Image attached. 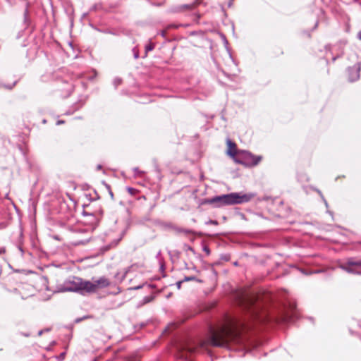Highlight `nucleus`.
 <instances>
[{
    "instance_id": "obj_1",
    "label": "nucleus",
    "mask_w": 361,
    "mask_h": 361,
    "mask_svg": "<svg viewBox=\"0 0 361 361\" xmlns=\"http://www.w3.org/2000/svg\"><path fill=\"white\" fill-rule=\"evenodd\" d=\"M247 325L240 319L227 318L221 325L210 328L207 341L201 343L200 347H204L207 344L214 347H226L231 343H240L241 332Z\"/></svg>"
},
{
    "instance_id": "obj_2",
    "label": "nucleus",
    "mask_w": 361,
    "mask_h": 361,
    "mask_svg": "<svg viewBox=\"0 0 361 361\" xmlns=\"http://www.w3.org/2000/svg\"><path fill=\"white\" fill-rule=\"evenodd\" d=\"M236 300L238 305L247 310L250 319L259 322L265 321V314L256 295L242 290L237 293Z\"/></svg>"
},
{
    "instance_id": "obj_3",
    "label": "nucleus",
    "mask_w": 361,
    "mask_h": 361,
    "mask_svg": "<svg viewBox=\"0 0 361 361\" xmlns=\"http://www.w3.org/2000/svg\"><path fill=\"white\" fill-rule=\"evenodd\" d=\"M254 197L252 194H242L232 192L226 195L215 196L212 198H207L202 200V204L213 205L214 207L219 208L224 206L240 204L249 202Z\"/></svg>"
},
{
    "instance_id": "obj_4",
    "label": "nucleus",
    "mask_w": 361,
    "mask_h": 361,
    "mask_svg": "<svg viewBox=\"0 0 361 361\" xmlns=\"http://www.w3.org/2000/svg\"><path fill=\"white\" fill-rule=\"evenodd\" d=\"M85 280L78 276H71L59 286L61 292H75L85 294Z\"/></svg>"
},
{
    "instance_id": "obj_5",
    "label": "nucleus",
    "mask_w": 361,
    "mask_h": 361,
    "mask_svg": "<svg viewBox=\"0 0 361 361\" xmlns=\"http://www.w3.org/2000/svg\"><path fill=\"white\" fill-rule=\"evenodd\" d=\"M110 279L106 276L92 279V281L85 280V294L94 293L110 286Z\"/></svg>"
},
{
    "instance_id": "obj_6",
    "label": "nucleus",
    "mask_w": 361,
    "mask_h": 361,
    "mask_svg": "<svg viewBox=\"0 0 361 361\" xmlns=\"http://www.w3.org/2000/svg\"><path fill=\"white\" fill-rule=\"evenodd\" d=\"M261 155H255L249 152L243 151L241 154V158L235 159V162L247 167H253L259 164L262 160Z\"/></svg>"
},
{
    "instance_id": "obj_7",
    "label": "nucleus",
    "mask_w": 361,
    "mask_h": 361,
    "mask_svg": "<svg viewBox=\"0 0 361 361\" xmlns=\"http://www.w3.org/2000/svg\"><path fill=\"white\" fill-rule=\"evenodd\" d=\"M198 348L191 346L190 344L185 343L178 347V357L181 359L189 360L191 356L195 354Z\"/></svg>"
},
{
    "instance_id": "obj_8",
    "label": "nucleus",
    "mask_w": 361,
    "mask_h": 361,
    "mask_svg": "<svg viewBox=\"0 0 361 361\" xmlns=\"http://www.w3.org/2000/svg\"><path fill=\"white\" fill-rule=\"evenodd\" d=\"M227 149L226 154L231 157L235 161V159H239L237 157L238 154H241L243 151L238 149L237 145L231 140L230 139L226 140Z\"/></svg>"
},
{
    "instance_id": "obj_9",
    "label": "nucleus",
    "mask_w": 361,
    "mask_h": 361,
    "mask_svg": "<svg viewBox=\"0 0 361 361\" xmlns=\"http://www.w3.org/2000/svg\"><path fill=\"white\" fill-rule=\"evenodd\" d=\"M201 3L200 0H195L190 4H183L176 7L174 10L175 12H183L195 8Z\"/></svg>"
},
{
    "instance_id": "obj_10",
    "label": "nucleus",
    "mask_w": 361,
    "mask_h": 361,
    "mask_svg": "<svg viewBox=\"0 0 361 361\" xmlns=\"http://www.w3.org/2000/svg\"><path fill=\"white\" fill-rule=\"evenodd\" d=\"M352 266L361 267V260L356 261V260H354L353 259H348L346 261L345 266L343 267V269L348 271H350V269L348 267H352Z\"/></svg>"
},
{
    "instance_id": "obj_11",
    "label": "nucleus",
    "mask_w": 361,
    "mask_h": 361,
    "mask_svg": "<svg viewBox=\"0 0 361 361\" xmlns=\"http://www.w3.org/2000/svg\"><path fill=\"white\" fill-rule=\"evenodd\" d=\"M197 281V282H200V283H201V282H202V281H201V280H199V279H196V277H195V276L185 277L183 280L180 281H178V282L176 283V285H177L178 288V289H180V286H181V283H182L183 282H185V281Z\"/></svg>"
},
{
    "instance_id": "obj_12",
    "label": "nucleus",
    "mask_w": 361,
    "mask_h": 361,
    "mask_svg": "<svg viewBox=\"0 0 361 361\" xmlns=\"http://www.w3.org/2000/svg\"><path fill=\"white\" fill-rule=\"evenodd\" d=\"M126 190L128 192V193L130 194L131 195H135L139 192L138 190L130 187L127 188Z\"/></svg>"
},
{
    "instance_id": "obj_13",
    "label": "nucleus",
    "mask_w": 361,
    "mask_h": 361,
    "mask_svg": "<svg viewBox=\"0 0 361 361\" xmlns=\"http://www.w3.org/2000/svg\"><path fill=\"white\" fill-rule=\"evenodd\" d=\"M16 82H13L11 85H5V84H0V87H4L5 89L11 90L15 86Z\"/></svg>"
},
{
    "instance_id": "obj_14",
    "label": "nucleus",
    "mask_w": 361,
    "mask_h": 361,
    "mask_svg": "<svg viewBox=\"0 0 361 361\" xmlns=\"http://www.w3.org/2000/svg\"><path fill=\"white\" fill-rule=\"evenodd\" d=\"M169 30L167 29V27L166 28H164V30H162L161 31V35L163 37H166V35H167V32Z\"/></svg>"
},
{
    "instance_id": "obj_15",
    "label": "nucleus",
    "mask_w": 361,
    "mask_h": 361,
    "mask_svg": "<svg viewBox=\"0 0 361 361\" xmlns=\"http://www.w3.org/2000/svg\"><path fill=\"white\" fill-rule=\"evenodd\" d=\"M178 25H175V24H171V25H169L167 26V29H169V30H170V29H171V28L176 29V28H178Z\"/></svg>"
},
{
    "instance_id": "obj_16",
    "label": "nucleus",
    "mask_w": 361,
    "mask_h": 361,
    "mask_svg": "<svg viewBox=\"0 0 361 361\" xmlns=\"http://www.w3.org/2000/svg\"><path fill=\"white\" fill-rule=\"evenodd\" d=\"M6 252V250L5 248L2 247V248H0V254H3V253H5Z\"/></svg>"
},
{
    "instance_id": "obj_17",
    "label": "nucleus",
    "mask_w": 361,
    "mask_h": 361,
    "mask_svg": "<svg viewBox=\"0 0 361 361\" xmlns=\"http://www.w3.org/2000/svg\"><path fill=\"white\" fill-rule=\"evenodd\" d=\"M234 0H230L229 3H228V6H231Z\"/></svg>"
},
{
    "instance_id": "obj_18",
    "label": "nucleus",
    "mask_w": 361,
    "mask_h": 361,
    "mask_svg": "<svg viewBox=\"0 0 361 361\" xmlns=\"http://www.w3.org/2000/svg\"><path fill=\"white\" fill-rule=\"evenodd\" d=\"M358 37L361 40V31L358 33Z\"/></svg>"
},
{
    "instance_id": "obj_19",
    "label": "nucleus",
    "mask_w": 361,
    "mask_h": 361,
    "mask_svg": "<svg viewBox=\"0 0 361 361\" xmlns=\"http://www.w3.org/2000/svg\"><path fill=\"white\" fill-rule=\"evenodd\" d=\"M63 123H64V121H58V124Z\"/></svg>"
},
{
    "instance_id": "obj_20",
    "label": "nucleus",
    "mask_w": 361,
    "mask_h": 361,
    "mask_svg": "<svg viewBox=\"0 0 361 361\" xmlns=\"http://www.w3.org/2000/svg\"><path fill=\"white\" fill-rule=\"evenodd\" d=\"M307 36H308V37H311V36H310V34H309V33L307 34Z\"/></svg>"
},
{
    "instance_id": "obj_21",
    "label": "nucleus",
    "mask_w": 361,
    "mask_h": 361,
    "mask_svg": "<svg viewBox=\"0 0 361 361\" xmlns=\"http://www.w3.org/2000/svg\"><path fill=\"white\" fill-rule=\"evenodd\" d=\"M110 194H111V197H113V193H112V192H110Z\"/></svg>"
}]
</instances>
